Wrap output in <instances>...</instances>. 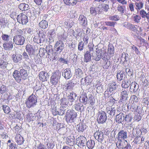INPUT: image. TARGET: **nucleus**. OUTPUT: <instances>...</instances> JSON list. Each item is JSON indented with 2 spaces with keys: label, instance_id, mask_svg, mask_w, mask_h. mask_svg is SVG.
I'll list each match as a JSON object with an SVG mask.
<instances>
[{
  "label": "nucleus",
  "instance_id": "f257e3e1",
  "mask_svg": "<svg viewBox=\"0 0 149 149\" xmlns=\"http://www.w3.org/2000/svg\"><path fill=\"white\" fill-rule=\"evenodd\" d=\"M37 103V98L35 95H30L25 102L26 107L30 108L35 107Z\"/></svg>",
  "mask_w": 149,
  "mask_h": 149
},
{
  "label": "nucleus",
  "instance_id": "f03ea898",
  "mask_svg": "<svg viewBox=\"0 0 149 149\" xmlns=\"http://www.w3.org/2000/svg\"><path fill=\"white\" fill-rule=\"evenodd\" d=\"M77 113L74 111L68 110L65 116V120L68 123H71L74 121V119L77 117Z\"/></svg>",
  "mask_w": 149,
  "mask_h": 149
},
{
  "label": "nucleus",
  "instance_id": "7ed1b4c3",
  "mask_svg": "<svg viewBox=\"0 0 149 149\" xmlns=\"http://www.w3.org/2000/svg\"><path fill=\"white\" fill-rule=\"evenodd\" d=\"M55 51L56 54H60L64 48V44L61 40L57 41L54 46Z\"/></svg>",
  "mask_w": 149,
  "mask_h": 149
},
{
  "label": "nucleus",
  "instance_id": "20e7f679",
  "mask_svg": "<svg viewBox=\"0 0 149 149\" xmlns=\"http://www.w3.org/2000/svg\"><path fill=\"white\" fill-rule=\"evenodd\" d=\"M61 74L59 71H56L53 73L50 79V82L53 85H56L59 81Z\"/></svg>",
  "mask_w": 149,
  "mask_h": 149
},
{
  "label": "nucleus",
  "instance_id": "39448f33",
  "mask_svg": "<svg viewBox=\"0 0 149 149\" xmlns=\"http://www.w3.org/2000/svg\"><path fill=\"white\" fill-rule=\"evenodd\" d=\"M94 135L95 139L101 143L105 142L106 137L107 136L101 131L96 132L94 133Z\"/></svg>",
  "mask_w": 149,
  "mask_h": 149
},
{
  "label": "nucleus",
  "instance_id": "423d86ee",
  "mask_svg": "<svg viewBox=\"0 0 149 149\" xmlns=\"http://www.w3.org/2000/svg\"><path fill=\"white\" fill-rule=\"evenodd\" d=\"M107 119L106 113L104 111H101L98 112L97 119L98 123L103 124L106 122Z\"/></svg>",
  "mask_w": 149,
  "mask_h": 149
},
{
  "label": "nucleus",
  "instance_id": "0eeeda50",
  "mask_svg": "<svg viewBox=\"0 0 149 149\" xmlns=\"http://www.w3.org/2000/svg\"><path fill=\"white\" fill-rule=\"evenodd\" d=\"M17 22L23 25H26L28 21L27 16L23 13H21L17 15Z\"/></svg>",
  "mask_w": 149,
  "mask_h": 149
},
{
  "label": "nucleus",
  "instance_id": "6e6552de",
  "mask_svg": "<svg viewBox=\"0 0 149 149\" xmlns=\"http://www.w3.org/2000/svg\"><path fill=\"white\" fill-rule=\"evenodd\" d=\"M13 41L17 45H22L25 41V38L21 35H16L13 37Z\"/></svg>",
  "mask_w": 149,
  "mask_h": 149
},
{
  "label": "nucleus",
  "instance_id": "1a4fd4ad",
  "mask_svg": "<svg viewBox=\"0 0 149 149\" xmlns=\"http://www.w3.org/2000/svg\"><path fill=\"white\" fill-rule=\"evenodd\" d=\"M88 48L89 50L87 51L84 54V62H86L91 61L92 54L94 52L93 47L88 46Z\"/></svg>",
  "mask_w": 149,
  "mask_h": 149
},
{
  "label": "nucleus",
  "instance_id": "9d476101",
  "mask_svg": "<svg viewBox=\"0 0 149 149\" xmlns=\"http://www.w3.org/2000/svg\"><path fill=\"white\" fill-rule=\"evenodd\" d=\"M86 142V138L83 136H80L77 138L76 144L80 148H83L85 146Z\"/></svg>",
  "mask_w": 149,
  "mask_h": 149
},
{
  "label": "nucleus",
  "instance_id": "9b49d317",
  "mask_svg": "<svg viewBox=\"0 0 149 149\" xmlns=\"http://www.w3.org/2000/svg\"><path fill=\"white\" fill-rule=\"evenodd\" d=\"M46 32L42 30H41L39 32V37L35 36L33 38L34 40L38 39L39 38V40L37 42L38 43L39 42V43L45 41L46 39Z\"/></svg>",
  "mask_w": 149,
  "mask_h": 149
},
{
  "label": "nucleus",
  "instance_id": "f8f14e48",
  "mask_svg": "<svg viewBox=\"0 0 149 149\" xmlns=\"http://www.w3.org/2000/svg\"><path fill=\"white\" fill-rule=\"evenodd\" d=\"M129 91L127 89L123 88L120 94V100L123 101L126 100L128 98Z\"/></svg>",
  "mask_w": 149,
  "mask_h": 149
},
{
  "label": "nucleus",
  "instance_id": "ddd939ff",
  "mask_svg": "<svg viewBox=\"0 0 149 149\" xmlns=\"http://www.w3.org/2000/svg\"><path fill=\"white\" fill-rule=\"evenodd\" d=\"M25 49L30 57H31L33 55H34L35 52V48L32 45L29 44H27L26 46Z\"/></svg>",
  "mask_w": 149,
  "mask_h": 149
},
{
  "label": "nucleus",
  "instance_id": "4468645a",
  "mask_svg": "<svg viewBox=\"0 0 149 149\" xmlns=\"http://www.w3.org/2000/svg\"><path fill=\"white\" fill-rule=\"evenodd\" d=\"M127 137V132L125 130H121L119 132L117 138L118 140H124Z\"/></svg>",
  "mask_w": 149,
  "mask_h": 149
},
{
  "label": "nucleus",
  "instance_id": "2eb2a0df",
  "mask_svg": "<svg viewBox=\"0 0 149 149\" xmlns=\"http://www.w3.org/2000/svg\"><path fill=\"white\" fill-rule=\"evenodd\" d=\"M62 75L66 79H68L72 77V74L69 68H66L63 71Z\"/></svg>",
  "mask_w": 149,
  "mask_h": 149
},
{
  "label": "nucleus",
  "instance_id": "dca6fc26",
  "mask_svg": "<svg viewBox=\"0 0 149 149\" xmlns=\"http://www.w3.org/2000/svg\"><path fill=\"white\" fill-rule=\"evenodd\" d=\"M39 79L42 81H47L49 79V75L48 73L44 71H42L39 74Z\"/></svg>",
  "mask_w": 149,
  "mask_h": 149
},
{
  "label": "nucleus",
  "instance_id": "f3484780",
  "mask_svg": "<svg viewBox=\"0 0 149 149\" xmlns=\"http://www.w3.org/2000/svg\"><path fill=\"white\" fill-rule=\"evenodd\" d=\"M98 51L100 56H101V58L103 60H105L109 59L110 57L108 56V54L107 53L105 50L100 49H98Z\"/></svg>",
  "mask_w": 149,
  "mask_h": 149
},
{
  "label": "nucleus",
  "instance_id": "a211bd4d",
  "mask_svg": "<svg viewBox=\"0 0 149 149\" xmlns=\"http://www.w3.org/2000/svg\"><path fill=\"white\" fill-rule=\"evenodd\" d=\"M11 58L13 62L15 63L20 62L22 58V55L20 54L17 53L12 55Z\"/></svg>",
  "mask_w": 149,
  "mask_h": 149
},
{
  "label": "nucleus",
  "instance_id": "6ab92c4d",
  "mask_svg": "<svg viewBox=\"0 0 149 149\" xmlns=\"http://www.w3.org/2000/svg\"><path fill=\"white\" fill-rule=\"evenodd\" d=\"M100 10L99 7L92 6L90 8V13L93 16H95L97 13H100Z\"/></svg>",
  "mask_w": 149,
  "mask_h": 149
},
{
  "label": "nucleus",
  "instance_id": "aec40b11",
  "mask_svg": "<svg viewBox=\"0 0 149 149\" xmlns=\"http://www.w3.org/2000/svg\"><path fill=\"white\" fill-rule=\"evenodd\" d=\"M13 77L18 82H19L21 81L22 78L19 71L17 70H15L13 73Z\"/></svg>",
  "mask_w": 149,
  "mask_h": 149
},
{
  "label": "nucleus",
  "instance_id": "412c9836",
  "mask_svg": "<svg viewBox=\"0 0 149 149\" xmlns=\"http://www.w3.org/2000/svg\"><path fill=\"white\" fill-rule=\"evenodd\" d=\"M80 24L84 26L87 25V21L86 18L83 15H80L79 18Z\"/></svg>",
  "mask_w": 149,
  "mask_h": 149
},
{
  "label": "nucleus",
  "instance_id": "4be33fe9",
  "mask_svg": "<svg viewBox=\"0 0 149 149\" xmlns=\"http://www.w3.org/2000/svg\"><path fill=\"white\" fill-rule=\"evenodd\" d=\"M127 141L124 140H118L116 143L117 147L119 149L123 148L124 146H125V144L126 143Z\"/></svg>",
  "mask_w": 149,
  "mask_h": 149
},
{
  "label": "nucleus",
  "instance_id": "5701e85b",
  "mask_svg": "<svg viewBox=\"0 0 149 149\" xmlns=\"http://www.w3.org/2000/svg\"><path fill=\"white\" fill-rule=\"evenodd\" d=\"M3 47L5 50H11L13 47V45L12 41H10L8 42L4 43L3 44Z\"/></svg>",
  "mask_w": 149,
  "mask_h": 149
},
{
  "label": "nucleus",
  "instance_id": "b1692460",
  "mask_svg": "<svg viewBox=\"0 0 149 149\" xmlns=\"http://www.w3.org/2000/svg\"><path fill=\"white\" fill-rule=\"evenodd\" d=\"M15 140L16 142L19 145L23 144L24 141V138L19 134H16L15 137Z\"/></svg>",
  "mask_w": 149,
  "mask_h": 149
},
{
  "label": "nucleus",
  "instance_id": "393cba45",
  "mask_svg": "<svg viewBox=\"0 0 149 149\" xmlns=\"http://www.w3.org/2000/svg\"><path fill=\"white\" fill-rule=\"evenodd\" d=\"M139 88V85L135 82H132L131 83L130 91L131 92H136Z\"/></svg>",
  "mask_w": 149,
  "mask_h": 149
},
{
  "label": "nucleus",
  "instance_id": "a878e982",
  "mask_svg": "<svg viewBox=\"0 0 149 149\" xmlns=\"http://www.w3.org/2000/svg\"><path fill=\"white\" fill-rule=\"evenodd\" d=\"M117 84L115 82H112L109 84L108 87L107 89L111 93H113L114 91L116 89Z\"/></svg>",
  "mask_w": 149,
  "mask_h": 149
},
{
  "label": "nucleus",
  "instance_id": "bb28decb",
  "mask_svg": "<svg viewBox=\"0 0 149 149\" xmlns=\"http://www.w3.org/2000/svg\"><path fill=\"white\" fill-rule=\"evenodd\" d=\"M124 116L123 113H120L116 116V122L118 123H120L124 120Z\"/></svg>",
  "mask_w": 149,
  "mask_h": 149
},
{
  "label": "nucleus",
  "instance_id": "cd10ccee",
  "mask_svg": "<svg viewBox=\"0 0 149 149\" xmlns=\"http://www.w3.org/2000/svg\"><path fill=\"white\" fill-rule=\"evenodd\" d=\"M131 84V82L130 81L129 79H125L123 81L121 86L122 88H124V89L127 88Z\"/></svg>",
  "mask_w": 149,
  "mask_h": 149
},
{
  "label": "nucleus",
  "instance_id": "c85d7f7f",
  "mask_svg": "<svg viewBox=\"0 0 149 149\" xmlns=\"http://www.w3.org/2000/svg\"><path fill=\"white\" fill-rule=\"evenodd\" d=\"M79 101L80 102L84 103L85 105L87 104L88 98L86 94H83L81 95Z\"/></svg>",
  "mask_w": 149,
  "mask_h": 149
},
{
  "label": "nucleus",
  "instance_id": "c756f323",
  "mask_svg": "<svg viewBox=\"0 0 149 149\" xmlns=\"http://www.w3.org/2000/svg\"><path fill=\"white\" fill-rule=\"evenodd\" d=\"M77 95L73 92L70 93L68 96V99L71 102H73L75 100Z\"/></svg>",
  "mask_w": 149,
  "mask_h": 149
},
{
  "label": "nucleus",
  "instance_id": "7c9ffc66",
  "mask_svg": "<svg viewBox=\"0 0 149 149\" xmlns=\"http://www.w3.org/2000/svg\"><path fill=\"white\" fill-rule=\"evenodd\" d=\"M106 112L111 116H113L115 115L116 110L115 108L108 107L106 108Z\"/></svg>",
  "mask_w": 149,
  "mask_h": 149
},
{
  "label": "nucleus",
  "instance_id": "2f4dec72",
  "mask_svg": "<svg viewBox=\"0 0 149 149\" xmlns=\"http://www.w3.org/2000/svg\"><path fill=\"white\" fill-rule=\"evenodd\" d=\"M144 3L142 1L138 2H136L135 3V9L137 10V12L140 10L143 7Z\"/></svg>",
  "mask_w": 149,
  "mask_h": 149
},
{
  "label": "nucleus",
  "instance_id": "473e14b6",
  "mask_svg": "<svg viewBox=\"0 0 149 149\" xmlns=\"http://www.w3.org/2000/svg\"><path fill=\"white\" fill-rule=\"evenodd\" d=\"M19 72L22 79L24 80L27 78L28 74L26 70L23 69H21Z\"/></svg>",
  "mask_w": 149,
  "mask_h": 149
},
{
  "label": "nucleus",
  "instance_id": "72a5a7b5",
  "mask_svg": "<svg viewBox=\"0 0 149 149\" xmlns=\"http://www.w3.org/2000/svg\"><path fill=\"white\" fill-rule=\"evenodd\" d=\"M19 8L21 10L26 11L29 9V6L28 4L23 3H20L18 6Z\"/></svg>",
  "mask_w": 149,
  "mask_h": 149
},
{
  "label": "nucleus",
  "instance_id": "f704fd0d",
  "mask_svg": "<svg viewBox=\"0 0 149 149\" xmlns=\"http://www.w3.org/2000/svg\"><path fill=\"white\" fill-rule=\"evenodd\" d=\"M39 26L42 29H45L48 27V22L45 20H42L39 24Z\"/></svg>",
  "mask_w": 149,
  "mask_h": 149
},
{
  "label": "nucleus",
  "instance_id": "c9c22d12",
  "mask_svg": "<svg viewBox=\"0 0 149 149\" xmlns=\"http://www.w3.org/2000/svg\"><path fill=\"white\" fill-rule=\"evenodd\" d=\"M86 144L88 148L92 149L94 146L95 142L93 140L91 139L86 142Z\"/></svg>",
  "mask_w": 149,
  "mask_h": 149
},
{
  "label": "nucleus",
  "instance_id": "e433bc0d",
  "mask_svg": "<svg viewBox=\"0 0 149 149\" xmlns=\"http://www.w3.org/2000/svg\"><path fill=\"white\" fill-rule=\"evenodd\" d=\"M117 77L119 81H120L124 79L125 77L124 73L120 71L118 72L117 74Z\"/></svg>",
  "mask_w": 149,
  "mask_h": 149
},
{
  "label": "nucleus",
  "instance_id": "4c0bfd02",
  "mask_svg": "<svg viewBox=\"0 0 149 149\" xmlns=\"http://www.w3.org/2000/svg\"><path fill=\"white\" fill-rule=\"evenodd\" d=\"M58 54H56V52H55L54 53H53L52 55H48L49 56L48 58L50 60L52 61H54L57 59Z\"/></svg>",
  "mask_w": 149,
  "mask_h": 149
},
{
  "label": "nucleus",
  "instance_id": "58836bf2",
  "mask_svg": "<svg viewBox=\"0 0 149 149\" xmlns=\"http://www.w3.org/2000/svg\"><path fill=\"white\" fill-rule=\"evenodd\" d=\"M117 10L118 11L120 12L121 15L124 13L126 10L125 6H124L119 5L117 8Z\"/></svg>",
  "mask_w": 149,
  "mask_h": 149
},
{
  "label": "nucleus",
  "instance_id": "ea45409f",
  "mask_svg": "<svg viewBox=\"0 0 149 149\" xmlns=\"http://www.w3.org/2000/svg\"><path fill=\"white\" fill-rule=\"evenodd\" d=\"M45 51L47 52L48 55H52V54L53 53L52 46L51 45L47 46L46 47Z\"/></svg>",
  "mask_w": 149,
  "mask_h": 149
},
{
  "label": "nucleus",
  "instance_id": "a19ab883",
  "mask_svg": "<svg viewBox=\"0 0 149 149\" xmlns=\"http://www.w3.org/2000/svg\"><path fill=\"white\" fill-rule=\"evenodd\" d=\"M63 1L65 4L69 6H74L76 3L75 0H63Z\"/></svg>",
  "mask_w": 149,
  "mask_h": 149
},
{
  "label": "nucleus",
  "instance_id": "79ce46f5",
  "mask_svg": "<svg viewBox=\"0 0 149 149\" xmlns=\"http://www.w3.org/2000/svg\"><path fill=\"white\" fill-rule=\"evenodd\" d=\"M130 100L131 101H132L133 102V103L132 104V105L131 106V107L133 109H134L135 108H136L137 106H136V107H134V108L133 106V104L134 103H135L137 102L138 99L137 97L135 95H132L130 97Z\"/></svg>",
  "mask_w": 149,
  "mask_h": 149
},
{
  "label": "nucleus",
  "instance_id": "37998d69",
  "mask_svg": "<svg viewBox=\"0 0 149 149\" xmlns=\"http://www.w3.org/2000/svg\"><path fill=\"white\" fill-rule=\"evenodd\" d=\"M5 127L4 122L2 120L0 119V132L2 134L5 133L4 132V131H6L4 130Z\"/></svg>",
  "mask_w": 149,
  "mask_h": 149
},
{
  "label": "nucleus",
  "instance_id": "c03bdc74",
  "mask_svg": "<svg viewBox=\"0 0 149 149\" xmlns=\"http://www.w3.org/2000/svg\"><path fill=\"white\" fill-rule=\"evenodd\" d=\"M92 56L93 59L96 61H99L101 58V56H100L98 51H97L96 53L93 54H92Z\"/></svg>",
  "mask_w": 149,
  "mask_h": 149
},
{
  "label": "nucleus",
  "instance_id": "a18cd8bd",
  "mask_svg": "<svg viewBox=\"0 0 149 149\" xmlns=\"http://www.w3.org/2000/svg\"><path fill=\"white\" fill-rule=\"evenodd\" d=\"M133 119V117L131 113H129L124 116V119L127 123L131 122Z\"/></svg>",
  "mask_w": 149,
  "mask_h": 149
},
{
  "label": "nucleus",
  "instance_id": "49530a36",
  "mask_svg": "<svg viewBox=\"0 0 149 149\" xmlns=\"http://www.w3.org/2000/svg\"><path fill=\"white\" fill-rule=\"evenodd\" d=\"M86 125L81 124H79L77 125L78 130L79 132H83L86 128Z\"/></svg>",
  "mask_w": 149,
  "mask_h": 149
},
{
  "label": "nucleus",
  "instance_id": "de8ad7c7",
  "mask_svg": "<svg viewBox=\"0 0 149 149\" xmlns=\"http://www.w3.org/2000/svg\"><path fill=\"white\" fill-rule=\"evenodd\" d=\"M7 88L6 86L3 85H0V93L3 94L7 92Z\"/></svg>",
  "mask_w": 149,
  "mask_h": 149
},
{
  "label": "nucleus",
  "instance_id": "09e8293b",
  "mask_svg": "<svg viewBox=\"0 0 149 149\" xmlns=\"http://www.w3.org/2000/svg\"><path fill=\"white\" fill-rule=\"evenodd\" d=\"M83 72L79 68H77L75 70V74L79 77H81Z\"/></svg>",
  "mask_w": 149,
  "mask_h": 149
},
{
  "label": "nucleus",
  "instance_id": "8fccbe9b",
  "mask_svg": "<svg viewBox=\"0 0 149 149\" xmlns=\"http://www.w3.org/2000/svg\"><path fill=\"white\" fill-rule=\"evenodd\" d=\"M3 109L4 112L6 114L9 113L10 112V109L9 107L6 105H3Z\"/></svg>",
  "mask_w": 149,
  "mask_h": 149
},
{
  "label": "nucleus",
  "instance_id": "3c124183",
  "mask_svg": "<svg viewBox=\"0 0 149 149\" xmlns=\"http://www.w3.org/2000/svg\"><path fill=\"white\" fill-rule=\"evenodd\" d=\"M114 47L112 45H109L108 46V53L111 56L113 55L114 54Z\"/></svg>",
  "mask_w": 149,
  "mask_h": 149
},
{
  "label": "nucleus",
  "instance_id": "603ef678",
  "mask_svg": "<svg viewBox=\"0 0 149 149\" xmlns=\"http://www.w3.org/2000/svg\"><path fill=\"white\" fill-rule=\"evenodd\" d=\"M8 64L6 60H0V68H6Z\"/></svg>",
  "mask_w": 149,
  "mask_h": 149
},
{
  "label": "nucleus",
  "instance_id": "864d4df0",
  "mask_svg": "<svg viewBox=\"0 0 149 149\" xmlns=\"http://www.w3.org/2000/svg\"><path fill=\"white\" fill-rule=\"evenodd\" d=\"M66 143L67 144L71 146H73L74 143V140L71 138H68L67 139Z\"/></svg>",
  "mask_w": 149,
  "mask_h": 149
},
{
  "label": "nucleus",
  "instance_id": "5fc2aeb1",
  "mask_svg": "<svg viewBox=\"0 0 149 149\" xmlns=\"http://www.w3.org/2000/svg\"><path fill=\"white\" fill-rule=\"evenodd\" d=\"M109 19L110 20H113L115 21H118L120 19V18L117 15L109 16Z\"/></svg>",
  "mask_w": 149,
  "mask_h": 149
},
{
  "label": "nucleus",
  "instance_id": "6e6d98bb",
  "mask_svg": "<svg viewBox=\"0 0 149 149\" xmlns=\"http://www.w3.org/2000/svg\"><path fill=\"white\" fill-rule=\"evenodd\" d=\"M105 23L106 26L114 27L116 23L111 21H106L105 22Z\"/></svg>",
  "mask_w": 149,
  "mask_h": 149
},
{
  "label": "nucleus",
  "instance_id": "4d7b16f0",
  "mask_svg": "<svg viewBox=\"0 0 149 149\" xmlns=\"http://www.w3.org/2000/svg\"><path fill=\"white\" fill-rule=\"evenodd\" d=\"M141 18L140 16L136 15L134 16L133 18V20L135 22L138 23L140 22V21L141 19Z\"/></svg>",
  "mask_w": 149,
  "mask_h": 149
},
{
  "label": "nucleus",
  "instance_id": "13d9d810",
  "mask_svg": "<svg viewBox=\"0 0 149 149\" xmlns=\"http://www.w3.org/2000/svg\"><path fill=\"white\" fill-rule=\"evenodd\" d=\"M72 83H69L66 84L64 88L66 91H70L72 88Z\"/></svg>",
  "mask_w": 149,
  "mask_h": 149
},
{
  "label": "nucleus",
  "instance_id": "bf43d9fd",
  "mask_svg": "<svg viewBox=\"0 0 149 149\" xmlns=\"http://www.w3.org/2000/svg\"><path fill=\"white\" fill-rule=\"evenodd\" d=\"M84 47V43L82 41L80 42L78 45V49L79 50L81 51L82 50Z\"/></svg>",
  "mask_w": 149,
  "mask_h": 149
},
{
  "label": "nucleus",
  "instance_id": "052dcab7",
  "mask_svg": "<svg viewBox=\"0 0 149 149\" xmlns=\"http://www.w3.org/2000/svg\"><path fill=\"white\" fill-rule=\"evenodd\" d=\"M47 143L46 146L48 149H51L53 148L54 147V145L53 144V142L51 141L50 142H46Z\"/></svg>",
  "mask_w": 149,
  "mask_h": 149
},
{
  "label": "nucleus",
  "instance_id": "680f3d73",
  "mask_svg": "<svg viewBox=\"0 0 149 149\" xmlns=\"http://www.w3.org/2000/svg\"><path fill=\"white\" fill-rule=\"evenodd\" d=\"M1 37L3 40H4L7 42L9 40V36L7 35L3 34L1 36Z\"/></svg>",
  "mask_w": 149,
  "mask_h": 149
},
{
  "label": "nucleus",
  "instance_id": "e2e57ef3",
  "mask_svg": "<svg viewBox=\"0 0 149 149\" xmlns=\"http://www.w3.org/2000/svg\"><path fill=\"white\" fill-rule=\"evenodd\" d=\"M146 13L145 11L143 10H140L139 11V14L143 18H145Z\"/></svg>",
  "mask_w": 149,
  "mask_h": 149
},
{
  "label": "nucleus",
  "instance_id": "0e129e2a",
  "mask_svg": "<svg viewBox=\"0 0 149 149\" xmlns=\"http://www.w3.org/2000/svg\"><path fill=\"white\" fill-rule=\"evenodd\" d=\"M83 80H84L85 84L87 85H89L91 82V80L88 77H86L84 78H83Z\"/></svg>",
  "mask_w": 149,
  "mask_h": 149
},
{
  "label": "nucleus",
  "instance_id": "69168bd1",
  "mask_svg": "<svg viewBox=\"0 0 149 149\" xmlns=\"http://www.w3.org/2000/svg\"><path fill=\"white\" fill-rule=\"evenodd\" d=\"M82 105L80 103H76L75 106L74 108L77 111H79L81 109V107H82Z\"/></svg>",
  "mask_w": 149,
  "mask_h": 149
},
{
  "label": "nucleus",
  "instance_id": "338daca9",
  "mask_svg": "<svg viewBox=\"0 0 149 149\" xmlns=\"http://www.w3.org/2000/svg\"><path fill=\"white\" fill-rule=\"evenodd\" d=\"M131 24H132L130 23L125 22L123 23L122 25L123 27L129 29Z\"/></svg>",
  "mask_w": 149,
  "mask_h": 149
},
{
  "label": "nucleus",
  "instance_id": "774afa93",
  "mask_svg": "<svg viewBox=\"0 0 149 149\" xmlns=\"http://www.w3.org/2000/svg\"><path fill=\"white\" fill-rule=\"evenodd\" d=\"M8 145L9 149H17L16 145L13 143H12Z\"/></svg>",
  "mask_w": 149,
  "mask_h": 149
}]
</instances>
